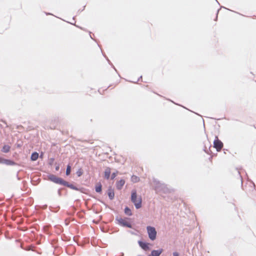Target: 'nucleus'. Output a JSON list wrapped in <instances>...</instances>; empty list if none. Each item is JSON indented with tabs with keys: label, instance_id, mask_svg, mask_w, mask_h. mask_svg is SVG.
<instances>
[{
	"label": "nucleus",
	"instance_id": "f3484780",
	"mask_svg": "<svg viewBox=\"0 0 256 256\" xmlns=\"http://www.w3.org/2000/svg\"><path fill=\"white\" fill-rule=\"evenodd\" d=\"M124 212L125 214H126V216H132V212L130 208L129 207H128V206H126L124 208Z\"/></svg>",
	"mask_w": 256,
	"mask_h": 256
},
{
	"label": "nucleus",
	"instance_id": "ddd939ff",
	"mask_svg": "<svg viewBox=\"0 0 256 256\" xmlns=\"http://www.w3.org/2000/svg\"><path fill=\"white\" fill-rule=\"evenodd\" d=\"M111 170L110 167H106L104 171V178L108 180L110 178Z\"/></svg>",
	"mask_w": 256,
	"mask_h": 256
},
{
	"label": "nucleus",
	"instance_id": "aec40b11",
	"mask_svg": "<svg viewBox=\"0 0 256 256\" xmlns=\"http://www.w3.org/2000/svg\"><path fill=\"white\" fill-rule=\"evenodd\" d=\"M50 209L52 212H56L60 209V206H58L56 208L50 206Z\"/></svg>",
	"mask_w": 256,
	"mask_h": 256
},
{
	"label": "nucleus",
	"instance_id": "f8f14e48",
	"mask_svg": "<svg viewBox=\"0 0 256 256\" xmlns=\"http://www.w3.org/2000/svg\"><path fill=\"white\" fill-rule=\"evenodd\" d=\"M102 186L100 182H97L94 186V190L98 194H101L102 192Z\"/></svg>",
	"mask_w": 256,
	"mask_h": 256
},
{
	"label": "nucleus",
	"instance_id": "79ce46f5",
	"mask_svg": "<svg viewBox=\"0 0 256 256\" xmlns=\"http://www.w3.org/2000/svg\"><path fill=\"white\" fill-rule=\"evenodd\" d=\"M124 253H122V256H124Z\"/></svg>",
	"mask_w": 256,
	"mask_h": 256
},
{
	"label": "nucleus",
	"instance_id": "e433bc0d",
	"mask_svg": "<svg viewBox=\"0 0 256 256\" xmlns=\"http://www.w3.org/2000/svg\"><path fill=\"white\" fill-rule=\"evenodd\" d=\"M46 15H48V14H51L50 13H46Z\"/></svg>",
	"mask_w": 256,
	"mask_h": 256
},
{
	"label": "nucleus",
	"instance_id": "20e7f679",
	"mask_svg": "<svg viewBox=\"0 0 256 256\" xmlns=\"http://www.w3.org/2000/svg\"><path fill=\"white\" fill-rule=\"evenodd\" d=\"M146 230L149 238L152 241L154 240L157 234L156 228L152 226H146Z\"/></svg>",
	"mask_w": 256,
	"mask_h": 256
},
{
	"label": "nucleus",
	"instance_id": "473e14b6",
	"mask_svg": "<svg viewBox=\"0 0 256 256\" xmlns=\"http://www.w3.org/2000/svg\"><path fill=\"white\" fill-rule=\"evenodd\" d=\"M18 172H19V171L18 172L17 174H16V178L18 180H21V178L20 177H19L18 176Z\"/></svg>",
	"mask_w": 256,
	"mask_h": 256
},
{
	"label": "nucleus",
	"instance_id": "4be33fe9",
	"mask_svg": "<svg viewBox=\"0 0 256 256\" xmlns=\"http://www.w3.org/2000/svg\"><path fill=\"white\" fill-rule=\"evenodd\" d=\"M103 56L106 58L108 60V64H110L112 66V68L116 71V72H118L116 68H115L114 66L112 64L111 62L108 60V58L104 54H103Z\"/></svg>",
	"mask_w": 256,
	"mask_h": 256
},
{
	"label": "nucleus",
	"instance_id": "f704fd0d",
	"mask_svg": "<svg viewBox=\"0 0 256 256\" xmlns=\"http://www.w3.org/2000/svg\"><path fill=\"white\" fill-rule=\"evenodd\" d=\"M238 174H240V172L238 171ZM240 179H241V180H242V176L240 175Z\"/></svg>",
	"mask_w": 256,
	"mask_h": 256
},
{
	"label": "nucleus",
	"instance_id": "c9c22d12",
	"mask_svg": "<svg viewBox=\"0 0 256 256\" xmlns=\"http://www.w3.org/2000/svg\"><path fill=\"white\" fill-rule=\"evenodd\" d=\"M75 26H76V27L79 28H80L81 30H83V28H82V27L78 26H76V25H75Z\"/></svg>",
	"mask_w": 256,
	"mask_h": 256
},
{
	"label": "nucleus",
	"instance_id": "6ab92c4d",
	"mask_svg": "<svg viewBox=\"0 0 256 256\" xmlns=\"http://www.w3.org/2000/svg\"><path fill=\"white\" fill-rule=\"evenodd\" d=\"M140 180V178L135 175H132L131 177V181L134 183L138 182Z\"/></svg>",
	"mask_w": 256,
	"mask_h": 256
},
{
	"label": "nucleus",
	"instance_id": "dca6fc26",
	"mask_svg": "<svg viewBox=\"0 0 256 256\" xmlns=\"http://www.w3.org/2000/svg\"><path fill=\"white\" fill-rule=\"evenodd\" d=\"M136 198H138L137 192L136 190H133L131 192L130 200L132 202Z\"/></svg>",
	"mask_w": 256,
	"mask_h": 256
},
{
	"label": "nucleus",
	"instance_id": "cd10ccee",
	"mask_svg": "<svg viewBox=\"0 0 256 256\" xmlns=\"http://www.w3.org/2000/svg\"><path fill=\"white\" fill-rule=\"evenodd\" d=\"M63 189V188H60L58 190V194L60 196H62V194L61 192V190Z\"/></svg>",
	"mask_w": 256,
	"mask_h": 256
},
{
	"label": "nucleus",
	"instance_id": "b1692460",
	"mask_svg": "<svg viewBox=\"0 0 256 256\" xmlns=\"http://www.w3.org/2000/svg\"><path fill=\"white\" fill-rule=\"evenodd\" d=\"M54 161V158H50L48 160V164L50 166H52L53 164Z\"/></svg>",
	"mask_w": 256,
	"mask_h": 256
},
{
	"label": "nucleus",
	"instance_id": "2f4dec72",
	"mask_svg": "<svg viewBox=\"0 0 256 256\" xmlns=\"http://www.w3.org/2000/svg\"><path fill=\"white\" fill-rule=\"evenodd\" d=\"M173 256H180V254L177 252H174L172 253Z\"/></svg>",
	"mask_w": 256,
	"mask_h": 256
},
{
	"label": "nucleus",
	"instance_id": "bb28decb",
	"mask_svg": "<svg viewBox=\"0 0 256 256\" xmlns=\"http://www.w3.org/2000/svg\"><path fill=\"white\" fill-rule=\"evenodd\" d=\"M55 165H56L55 170L56 171H58L60 169V164L57 162H55Z\"/></svg>",
	"mask_w": 256,
	"mask_h": 256
},
{
	"label": "nucleus",
	"instance_id": "423d86ee",
	"mask_svg": "<svg viewBox=\"0 0 256 256\" xmlns=\"http://www.w3.org/2000/svg\"><path fill=\"white\" fill-rule=\"evenodd\" d=\"M0 164H5L7 166H17L18 164L13 160L6 159L0 156Z\"/></svg>",
	"mask_w": 256,
	"mask_h": 256
},
{
	"label": "nucleus",
	"instance_id": "58836bf2",
	"mask_svg": "<svg viewBox=\"0 0 256 256\" xmlns=\"http://www.w3.org/2000/svg\"><path fill=\"white\" fill-rule=\"evenodd\" d=\"M100 51L102 52V53H103V52H102V50H100Z\"/></svg>",
	"mask_w": 256,
	"mask_h": 256
},
{
	"label": "nucleus",
	"instance_id": "7ed1b4c3",
	"mask_svg": "<svg viewBox=\"0 0 256 256\" xmlns=\"http://www.w3.org/2000/svg\"><path fill=\"white\" fill-rule=\"evenodd\" d=\"M115 220L118 222V224L122 226L130 228H132V224L126 221V220H130V218H122L117 216Z\"/></svg>",
	"mask_w": 256,
	"mask_h": 256
},
{
	"label": "nucleus",
	"instance_id": "c85d7f7f",
	"mask_svg": "<svg viewBox=\"0 0 256 256\" xmlns=\"http://www.w3.org/2000/svg\"><path fill=\"white\" fill-rule=\"evenodd\" d=\"M226 8H226L225 7H224V6H221V7H220V9H218V10H217V12H216V18L214 19V20H217V19H218V12H219V11L220 10V8Z\"/></svg>",
	"mask_w": 256,
	"mask_h": 256
},
{
	"label": "nucleus",
	"instance_id": "c756f323",
	"mask_svg": "<svg viewBox=\"0 0 256 256\" xmlns=\"http://www.w3.org/2000/svg\"><path fill=\"white\" fill-rule=\"evenodd\" d=\"M92 196V198H96V199L97 200H98V202H102V204H104V202L102 200H100V199H99V198H96V196Z\"/></svg>",
	"mask_w": 256,
	"mask_h": 256
},
{
	"label": "nucleus",
	"instance_id": "39448f33",
	"mask_svg": "<svg viewBox=\"0 0 256 256\" xmlns=\"http://www.w3.org/2000/svg\"><path fill=\"white\" fill-rule=\"evenodd\" d=\"M214 147L216 149L217 152H220L222 149L224 144L218 139V136H216L214 141Z\"/></svg>",
	"mask_w": 256,
	"mask_h": 256
},
{
	"label": "nucleus",
	"instance_id": "a878e982",
	"mask_svg": "<svg viewBox=\"0 0 256 256\" xmlns=\"http://www.w3.org/2000/svg\"><path fill=\"white\" fill-rule=\"evenodd\" d=\"M22 144H23L22 142H17L16 144V148H20L22 147Z\"/></svg>",
	"mask_w": 256,
	"mask_h": 256
},
{
	"label": "nucleus",
	"instance_id": "a18cd8bd",
	"mask_svg": "<svg viewBox=\"0 0 256 256\" xmlns=\"http://www.w3.org/2000/svg\"><path fill=\"white\" fill-rule=\"evenodd\" d=\"M216 1L218 2V4H219V2H218L216 0Z\"/></svg>",
	"mask_w": 256,
	"mask_h": 256
},
{
	"label": "nucleus",
	"instance_id": "9d476101",
	"mask_svg": "<svg viewBox=\"0 0 256 256\" xmlns=\"http://www.w3.org/2000/svg\"><path fill=\"white\" fill-rule=\"evenodd\" d=\"M163 251L164 250L162 248L158 250H153L151 251L150 254H148V256H160Z\"/></svg>",
	"mask_w": 256,
	"mask_h": 256
},
{
	"label": "nucleus",
	"instance_id": "4468645a",
	"mask_svg": "<svg viewBox=\"0 0 256 256\" xmlns=\"http://www.w3.org/2000/svg\"><path fill=\"white\" fill-rule=\"evenodd\" d=\"M39 154L36 152H34L32 153L30 156V160L32 161H36L38 158Z\"/></svg>",
	"mask_w": 256,
	"mask_h": 256
},
{
	"label": "nucleus",
	"instance_id": "ea45409f",
	"mask_svg": "<svg viewBox=\"0 0 256 256\" xmlns=\"http://www.w3.org/2000/svg\"><path fill=\"white\" fill-rule=\"evenodd\" d=\"M100 51L102 52V53H103V52H102V50H100Z\"/></svg>",
	"mask_w": 256,
	"mask_h": 256
},
{
	"label": "nucleus",
	"instance_id": "1a4fd4ad",
	"mask_svg": "<svg viewBox=\"0 0 256 256\" xmlns=\"http://www.w3.org/2000/svg\"><path fill=\"white\" fill-rule=\"evenodd\" d=\"M107 194L110 200H112L114 198V192L112 186H109L107 190Z\"/></svg>",
	"mask_w": 256,
	"mask_h": 256
},
{
	"label": "nucleus",
	"instance_id": "a19ab883",
	"mask_svg": "<svg viewBox=\"0 0 256 256\" xmlns=\"http://www.w3.org/2000/svg\"><path fill=\"white\" fill-rule=\"evenodd\" d=\"M100 51L102 52V53H103V52H102V50H100Z\"/></svg>",
	"mask_w": 256,
	"mask_h": 256
},
{
	"label": "nucleus",
	"instance_id": "72a5a7b5",
	"mask_svg": "<svg viewBox=\"0 0 256 256\" xmlns=\"http://www.w3.org/2000/svg\"><path fill=\"white\" fill-rule=\"evenodd\" d=\"M0 121L6 124V127H8V126L7 125V124L5 120H1Z\"/></svg>",
	"mask_w": 256,
	"mask_h": 256
},
{
	"label": "nucleus",
	"instance_id": "c03bdc74",
	"mask_svg": "<svg viewBox=\"0 0 256 256\" xmlns=\"http://www.w3.org/2000/svg\"><path fill=\"white\" fill-rule=\"evenodd\" d=\"M0 127H2V124H0Z\"/></svg>",
	"mask_w": 256,
	"mask_h": 256
},
{
	"label": "nucleus",
	"instance_id": "9b49d317",
	"mask_svg": "<svg viewBox=\"0 0 256 256\" xmlns=\"http://www.w3.org/2000/svg\"><path fill=\"white\" fill-rule=\"evenodd\" d=\"M125 180L124 179H120L119 180H118L116 183V186L118 190H121L124 184H125Z\"/></svg>",
	"mask_w": 256,
	"mask_h": 256
},
{
	"label": "nucleus",
	"instance_id": "2eb2a0df",
	"mask_svg": "<svg viewBox=\"0 0 256 256\" xmlns=\"http://www.w3.org/2000/svg\"><path fill=\"white\" fill-rule=\"evenodd\" d=\"M10 146L8 144H4L2 148L1 151L4 153H8L10 151Z\"/></svg>",
	"mask_w": 256,
	"mask_h": 256
},
{
	"label": "nucleus",
	"instance_id": "a211bd4d",
	"mask_svg": "<svg viewBox=\"0 0 256 256\" xmlns=\"http://www.w3.org/2000/svg\"><path fill=\"white\" fill-rule=\"evenodd\" d=\"M71 170H72V167H71L70 164H68L66 166V176H68L70 175V172H71Z\"/></svg>",
	"mask_w": 256,
	"mask_h": 256
},
{
	"label": "nucleus",
	"instance_id": "7c9ffc66",
	"mask_svg": "<svg viewBox=\"0 0 256 256\" xmlns=\"http://www.w3.org/2000/svg\"><path fill=\"white\" fill-rule=\"evenodd\" d=\"M142 78V76H141L139 77V78L138 79V80L136 81V82L130 81V82H132V83H136L138 81L140 80Z\"/></svg>",
	"mask_w": 256,
	"mask_h": 256
},
{
	"label": "nucleus",
	"instance_id": "4c0bfd02",
	"mask_svg": "<svg viewBox=\"0 0 256 256\" xmlns=\"http://www.w3.org/2000/svg\"><path fill=\"white\" fill-rule=\"evenodd\" d=\"M251 182H252V183L254 184V182H252V181Z\"/></svg>",
	"mask_w": 256,
	"mask_h": 256
},
{
	"label": "nucleus",
	"instance_id": "37998d69",
	"mask_svg": "<svg viewBox=\"0 0 256 256\" xmlns=\"http://www.w3.org/2000/svg\"><path fill=\"white\" fill-rule=\"evenodd\" d=\"M84 8H85V6H84V8H83V10H84Z\"/></svg>",
	"mask_w": 256,
	"mask_h": 256
},
{
	"label": "nucleus",
	"instance_id": "f257e3e1",
	"mask_svg": "<svg viewBox=\"0 0 256 256\" xmlns=\"http://www.w3.org/2000/svg\"><path fill=\"white\" fill-rule=\"evenodd\" d=\"M48 180L50 182L61 186H65L72 190L79 191L81 193L88 194V190L82 186H77L73 184H70L66 180H64L62 178L58 177L53 174H49L47 176Z\"/></svg>",
	"mask_w": 256,
	"mask_h": 256
},
{
	"label": "nucleus",
	"instance_id": "5701e85b",
	"mask_svg": "<svg viewBox=\"0 0 256 256\" xmlns=\"http://www.w3.org/2000/svg\"><path fill=\"white\" fill-rule=\"evenodd\" d=\"M76 174H77L78 176V177L82 176L83 174L82 170L81 168L78 169V170L76 172Z\"/></svg>",
	"mask_w": 256,
	"mask_h": 256
},
{
	"label": "nucleus",
	"instance_id": "412c9836",
	"mask_svg": "<svg viewBox=\"0 0 256 256\" xmlns=\"http://www.w3.org/2000/svg\"><path fill=\"white\" fill-rule=\"evenodd\" d=\"M118 171L116 170L114 172H113L111 174V179L114 180L115 178L117 176L118 174Z\"/></svg>",
	"mask_w": 256,
	"mask_h": 256
},
{
	"label": "nucleus",
	"instance_id": "393cba45",
	"mask_svg": "<svg viewBox=\"0 0 256 256\" xmlns=\"http://www.w3.org/2000/svg\"><path fill=\"white\" fill-rule=\"evenodd\" d=\"M210 146L208 150L207 149L206 147L205 146L204 148V150L206 152V154H210L212 152L210 150Z\"/></svg>",
	"mask_w": 256,
	"mask_h": 256
},
{
	"label": "nucleus",
	"instance_id": "0eeeda50",
	"mask_svg": "<svg viewBox=\"0 0 256 256\" xmlns=\"http://www.w3.org/2000/svg\"><path fill=\"white\" fill-rule=\"evenodd\" d=\"M138 244L139 246L143 250L146 251L150 250V244L148 242L142 240H139L138 241Z\"/></svg>",
	"mask_w": 256,
	"mask_h": 256
},
{
	"label": "nucleus",
	"instance_id": "6e6552de",
	"mask_svg": "<svg viewBox=\"0 0 256 256\" xmlns=\"http://www.w3.org/2000/svg\"><path fill=\"white\" fill-rule=\"evenodd\" d=\"M135 206L136 209H139L142 206V198L140 196L138 200V198L135 199L132 202Z\"/></svg>",
	"mask_w": 256,
	"mask_h": 256
},
{
	"label": "nucleus",
	"instance_id": "f03ea898",
	"mask_svg": "<svg viewBox=\"0 0 256 256\" xmlns=\"http://www.w3.org/2000/svg\"><path fill=\"white\" fill-rule=\"evenodd\" d=\"M153 182L154 184V190L156 192H163L164 193L168 192V189L164 184L161 183L156 179H154Z\"/></svg>",
	"mask_w": 256,
	"mask_h": 256
}]
</instances>
